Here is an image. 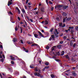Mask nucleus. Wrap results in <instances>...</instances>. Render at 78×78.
<instances>
[{
  "label": "nucleus",
  "mask_w": 78,
  "mask_h": 78,
  "mask_svg": "<svg viewBox=\"0 0 78 78\" xmlns=\"http://www.w3.org/2000/svg\"><path fill=\"white\" fill-rule=\"evenodd\" d=\"M46 49H49V47L47 46L46 47Z\"/></svg>",
  "instance_id": "nucleus-41"
},
{
  "label": "nucleus",
  "mask_w": 78,
  "mask_h": 78,
  "mask_svg": "<svg viewBox=\"0 0 78 78\" xmlns=\"http://www.w3.org/2000/svg\"><path fill=\"white\" fill-rule=\"evenodd\" d=\"M63 6V5H57V6H55V9H56V8H61V7H62Z\"/></svg>",
  "instance_id": "nucleus-7"
},
{
  "label": "nucleus",
  "mask_w": 78,
  "mask_h": 78,
  "mask_svg": "<svg viewBox=\"0 0 78 78\" xmlns=\"http://www.w3.org/2000/svg\"><path fill=\"white\" fill-rule=\"evenodd\" d=\"M53 28L51 29L50 30L51 32H52V31H53Z\"/></svg>",
  "instance_id": "nucleus-40"
},
{
  "label": "nucleus",
  "mask_w": 78,
  "mask_h": 78,
  "mask_svg": "<svg viewBox=\"0 0 78 78\" xmlns=\"http://www.w3.org/2000/svg\"><path fill=\"white\" fill-rule=\"evenodd\" d=\"M35 75L36 76H40L41 78H42L43 76H41V74L39 73H34Z\"/></svg>",
  "instance_id": "nucleus-3"
},
{
  "label": "nucleus",
  "mask_w": 78,
  "mask_h": 78,
  "mask_svg": "<svg viewBox=\"0 0 78 78\" xmlns=\"http://www.w3.org/2000/svg\"><path fill=\"white\" fill-rule=\"evenodd\" d=\"M10 58H11V59L12 60H15L14 59V57H12V56H10Z\"/></svg>",
  "instance_id": "nucleus-18"
},
{
  "label": "nucleus",
  "mask_w": 78,
  "mask_h": 78,
  "mask_svg": "<svg viewBox=\"0 0 78 78\" xmlns=\"http://www.w3.org/2000/svg\"><path fill=\"white\" fill-rule=\"evenodd\" d=\"M48 0H46V2L47 3V5H48Z\"/></svg>",
  "instance_id": "nucleus-46"
},
{
  "label": "nucleus",
  "mask_w": 78,
  "mask_h": 78,
  "mask_svg": "<svg viewBox=\"0 0 78 78\" xmlns=\"http://www.w3.org/2000/svg\"><path fill=\"white\" fill-rule=\"evenodd\" d=\"M16 10H17L18 13L19 14H20V10H19V8L17 7H16Z\"/></svg>",
  "instance_id": "nucleus-8"
},
{
  "label": "nucleus",
  "mask_w": 78,
  "mask_h": 78,
  "mask_svg": "<svg viewBox=\"0 0 78 78\" xmlns=\"http://www.w3.org/2000/svg\"><path fill=\"white\" fill-rule=\"evenodd\" d=\"M30 22H33V20L32 19H30Z\"/></svg>",
  "instance_id": "nucleus-47"
},
{
  "label": "nucleus",
  "mask_w": 78,
  "mask_h": 78,
  "mask_svg": "<svg viewBox=\"0 0 78 78\" xmlns=\"http://www.w3.org/2000/svg\"><path fill=\"white\" fill-rule=\"evenodd\" d=\"M0 76L1 77V78H3V77H2V75L0 73Z\"/></svg>",
  "instance_id": "nucleus-58"
},
{
  "label": "nucleus",
  "mask_w": 78,
  "mask_h": 78,
  "mask_svg": "<svg viewBox=\"0 0 78 78\" xmlns=\"http://www.w3.org/2000/svg\"><path fill=\"white\" fill-rule=\"evenodd\" d=\"M59 27H62V23H59Z\"/></svg>",
  "instance_id": "nucleus-31"
},
{
  "label": "nucleus",
  "mask_w": 78,
  "mask_h": 78,
  "mask_svg": "<svg viewBox=\"0 0 78 78\" xmlns=\"http://www.w3.org/2000/svg\"><path fill=\"white\" fill-rule=\"evenodd\" d=\"M57 47L58 48H61V45H58L57 46Z\"/></svg>",
  "instance_id": "nucleus-23"
},
{
  "label": "nucleus",
  "mask_w": 78,
  "mask_h": 78,
  "mask_svg": "<svg viewBox=\"0 0 78 78\" xmlns=\"http://www.w3.org/2000/svg\"><path fill=\"white\" fill-rule=\"evenodd\" d=\"M34 13V14H38V12L35 11Z\"/></svg>",
  "instance_id": "nucleus-24"
},
{
  "label": "nucleus",
  "mask_w": 78,
  "mask_h": 78,
  "mask_svg": "<svg viewBox=\"0 0 78 78\" xmlns=\"http://www.w3.org/2000/svg\"><path fill=\"white\" fill-rule=\"evenodd\" d=\"M69 29H73V28H74V27H69Z\"/></svg>",
  "instance_id": "nucleus-30"
},
{
  "label": "nucleus",
  "mask_w": 78,
  "mask_h": 78,
  "mask_svg": "<svg viewBox=\"0 0 78 78\" xmlns=\"http://www.w3.org/2000/svg\"><path fill=\"white\" fill-rule=\"evenodd\" d=\"M25 9H27V6H25Z\"/></svg>",
  "instance_id": "nucleus-64"
},
{
  "label": "nucleus",
  "mask_w": 78,
  "mask_h": 78,
  "mask_svg": "<svg viewBox=\"0 0 78 78\" xmlns=\"http://www.w3.org/2000/svg\"><path fill=\"white\" fill-rule=\"evenodd\" d=\"M56 47V46H54V47L52 48V49H51V51H53V50H54L55 48H55V47Z\"/></svg>",
  "instance_id": "nucleus-28"
},
{
  "label": "nucleus",
  "mask_w": 78,
  "mask_h": 78,
  "mask_svg": "<svg viewBox=\"0 0 78 78\" xmlns=\"http://www.w3.org/2000/svg\"><path fill=\"white\" fill-rule=\"evenodd\" d=\"M67 8H68V6H64L63 7V8H64V9H67Z\"/></svg>",
  "instance_id": "nucleus-21"
},
{
  "label": "nucleus",
  "mask_w": 78,
  "mask_h": 78,
  "mask_svg": "<svg viewBox=\"0 0 78 78\" xmlns=\"http://www.w3.org/2000/svg\"><path fill=\"white\" fill-rule=\"evenodd\" d=\"M65 26H66V25L65 24H63V25L62 26V28L63 27H65Z\"/></svg>",
  "instance_id": "nucleus-34"
},
{
  "label": "nucleus",
  "mask_w": 78,
  "mask_h": 78,
  "mask_svg": "<svg viewBox=\"0 0 78 78\" xmlns=\"http://www.w3.org/2000/svg\"><path fill=\"white\" fill-rule=\"evenodd\" d=\"M21 42L22 43V44H23V41L22 40H21Z\"/></svg>",
  "instance_id": "nucleus-56"
},
{
  "label": "nucleus",
  "mask_w": 78,
  "mask_h": 78,
  "mask_svg": "<svg viewBox=\"0 0 78 78\" xmlns=\"http://www.w3.org/2000/svg\"><path fill=\"white\" fill-rule=\"evenodd\" d=\"M51 78H54L55 77V76H54V75L52 74V75H51Z\"/></svg>",
  "instance_id": "nucleus-17"
},
{
  "label": "nucleus",
  "mask_w": 78,
  "mask_h": 78,
  "mask_svg": "<svg viewBox=\"0 0 78 78\" xmlns=\"http://www.w3.org/2000/svg\"><path fill=\"white\" fill-rule=\"evenodd\" d=\"M18 20H20V17H18Z\"/></svg>",
  "instance_id": "nucleus-57"
},
{
  "label": "nucleus",
  "mask_w": 78,
  "mask_h": 78,
  "mask_svg": "<svg viewBox=\"0 0 78 78\" xmlns=\"http://www.w3.org/2000/svg\"><path fill=\"white\" fill-rule=\"evenodd\" d=\"M18 30V28H17V27L16 26L15 27V30L17 31Z\"/></svg>",
  "instance_id": "nucleus-29"
},
{
  "label": "nucleus",
  "mask_w": 78,
  "mask_h": 78,
  "mask_svg": "<svg viewBox=\"0 0 78 78\" xmlns=\"http://www.w3.org/2000/svg\"><path fill=\"white\" fill-rule=\"evenodd\" d=\"M71 18H68L66 19V20L67 21L68 20H71Z\"/></svg>",
  "instance_id": "nucleus-25"
},
{
  "label": "nucleus",
  "mask_w": 78,
  "mask_h": 78,
  "mask_svg": "<svg viewBox=\"0 0 78 78\" xmlns=\"http://www.w3.org/2000/svg\"><path fill=\"white\" fill-rule=\"evenodd\" d=\"M66 22V19L64 18L63 20V22L64 23Z\"/></svg>",
  "instance_id": "nucleus-33"
},
{
  "label": "nucleus",
  "mask_w": 78,
  "mask_h": 78,
  "mask_svg": "<svg viewBox=\"0 0 78 78\" xmlns=\"http://www.w3.org/2000/svg\"><path fill=\"white\" fill-rule=\"evenodd\" d=\"M20 28L21 29V33H22V28H21V27H20Z\"/></svg>",
  "instance_id": "nucleus-54"
},
{
  "label": "nucleus",
  "mask_w": 78,
  "mask_h": 78,
  "mask_svg": "<svg viewBox=\"0 0 78 78\" xmlns=\"http://www.w3.org/2000/svg\"><path fill=\"white\" fill-rule=\"evenodd\" d=\"M46 69H48V68H49V67H48V66H46Z\"/></svg>",
  "instance_id": "nucleus-63"
},
{
  "label": "nucleus",
  "mask_w": 78,
  "mask_h": 78,
  "mask_svg": "<svg viewBox=\"0 0 78 78\" xmlns=\"http://www.w3.org/2000/svg\"><path fill=\"white\" fill-rule=\"evenodd\" d=\"M66 58H69V56H68V55H67L66 56Z\"/></svg>",
  "instance_id": "nucleus-39"
},
{
  "label": "nucleus",
  "mask_w": 78,
  "mask_h": 78,
  "mask_svg": "<svg viewBox=\"0 0 78 78\" xmlns=\"http://www.w3.org/2000/svg\"><path fill=\"white\" fill-rule=\"evenodd\" d=\"M41 32L42 33H44V31L43 30H42Z\"/></svg>",
  "instance_id": "nucleus-61"
},
{
  "label": "nucleus",
  "mask_w": 78,
  "mask_h": 78,
  "mask_svg": "<svg viewBox=\"0 0 78 78\" xmlns=\"http://www.w3.org/2000/svg\"><path fill=\"white\" fill-rule=\"evenodd\" d=\"M12 3L11 2L9 1L8 2V5L9 6H10V5H11L12 4Z\"/></svg>",
  "instance_id": "nucleus-10"
},
{
  "label": "nucleus",
  "mask_w": 78,
  "mask_h": 78,
  "mask_svg": "<svg viewBox=\"0 0 78 78\" xmlns=\"http://www.w3.org/2000/svg\"><path fill=\"white\" fill-rule=\"evenodd\" d=\"M34 36L36 38H38V39H41V37L38 36V35L36 34H34Z\"/></svg>",
  "instance_id": "nucleus-4"
},
{
  "label": "nucleus",
  "mask_w": 78,
  "mask_h": 78,
  "mask_svg": "<svg viewBox=\"0 0 78 78\" xmlns=\"http://www.w3.org/2000/svg\"><path fill=\"white\" fill-rule=\"evenodd\" d=\"M28 5H31V3H28Z\"/></svg>",
  "instance_id": "nucleus-52"
},
{
  "label": "nucleus",
  "mask_w": 78,
  "mask_h": 78,
  "mask_svg": "<svg viewBox=\"0 0 78 78\" xmlns=\"http://www.w3.org/2000/svg\"><path fill=\"white\" fill-rule=\"evenodd\" d=\"M44 23L46 25H47L48 23V22L47 20H45L44 22Z\"/></svg>",
  "instance_id": "nucleus-14"
},
{
  "label": "nucleus",
  "mask_w": 78,
  "mask_h": 78,
  "mask_svg": "<svg viewBox=\"0 0 78 78\" xmlns=\"http://www.w3.org/2000/svg\"><path fill=\"white\" fill-rule=\"evenodd\" d=\"M65 31H66V33H68V30H65Z\"/></svg>",
  "instance_id": "nucleus-62"
},
{
  "label": "nucleus",
  "mask_w": 78,
  "mask_h": 78,
  "mask_svg": "<svg viewBox=\"0 0 78 78\" xmlns=\"http://www.w3.org/2000/svg\"><path fill=\"white\" fill-rule=\"evenodd\" d=\"M49 41H51V38L50 37L49 39Z\"/></svg>",
  "instance_id": "nucleus-59"
},
{
  "label": "nucleus",
  "mask_w": 78,
  "mask_h": 78,
  "mask_svg": "<svg viewBox=\"0 0 78 78\" xmlns=\"http://www.w3.org/2000/svg\"><path fill=\"white\" fill-rule=\"evenodd\" d=\"M66 38H67V37H63V38L64 39H66Z\"/></svg>",
  "instance_id": "nucleus-53"
},
{
  "label": "nucleus",
  "mask_w": 78,
  "mask_h": 78,
  "mask_svg": "<svg viewBox=\"0 0 78 78\" xmlns=\"http://www.w3.org/2000/svg\"><path fill=\"white\" fill-rule=\"evenodd\" d=\"M49 64V63L48 62H46L45 63V65H46V66H48Z\"/></svg>",
  "instance_id": "nucleus-27"
},
{
  "label": "nucleus",
  "mask_w": 78,
  "mask_h": 78,
  "mask_svg": "<svg viewBox=\"0 0 78 78\" xmlns=\"http://www.w3.org/2000/svg\"><path fill=\"white\" fill-rule=\"evenodd\" d=\"M25 51L27 53H28V50H26Z\"/></svg>",
  "instance_id": "nucleus-51"
},
{
  "label": "nucleus",
  "mask_w": 78,
  "mask_h": 78,
  "mask_svg": "<svg viewBox=\"0 0 78 78\" xmlns=\"http://www.w3.org/2000/svg\"><path fill=\"white\" fill-rule=\"evenodd\" d=\"M4 61V59L3 58L2 59H1V61L2 62H3V61Z\"/></svg>",
  "instance_id": "nucleus-35"
},
{
  "label": "nucleus",
  "mask_w": 78,
  "mask_h": 78,
  "mask_svg": "<svg viewBox=\"0 0 78 78\" xmlns=\"http://www.w3.org/2000/svg\"><path fill=\"white\" fill-rule=\"evenodd\" d=\"M22 12L23 14H25V10H24V9H22Z\"/></svg>",
  "instance_id": "nucleus-12"
},
{
  "label": "nucleus",
  "mask_w": 78,
  "mask_h": 78,
  "mask_svg": "<svg viewBox=\"0 0 78 78\" xmlns=\"http://www.w3.org/2000/svg\"><path fill=\"white\" fill-rule=\"evenodd\" d=\"M60 44H62L63 43V41H61L60 42Z\"/></svg>",
  "instance_id": "nucleus-55"
},
{
  "label": "nucleus",
  "mask_w": 78,
  "mask_h": 78,
  "mask_svg": "<svg viewBox=\"0 0 78 78\" xmlns=\"http://www.w3.org/2000/svg\"><path fill=\"white\" fill-rule=\"evenodd\" d=\"M51 53H52V55L51 54ZM50 55H54V56H56L57 55H60V53H59V52H57V53H54L53 52H50Z\"/></svg>",
  "instance_id": "nucleus-1"
},
{
  "label": "nucleus",
  "mask_w": 78,
  "mask_h": 78,
  "mask_svg": "<svg viewBox=\"0 0 78 78\" xmlns=\"http://www.w3.org/2000/svg\"><path fill=\"white\" fill-rule=\"evenodd\" d=\"M59 18L60 19H61V17L59 16H57L56 18L57 20H58V21H59Z\"/></svg>",
  "instance_id": "nucleus-9"
},
{
  "label": "nucleus",
  "mask_w": 78,
  "mask_h": 78,
  "mask_svg": "<svg viewBox=\"0 0 78 78\" xmlns=\"http://www.w3.org/2000/svg\"><path fill=\"white\" fill-rule=\"evenodd\" d=\"M55 33L57 34H59V32L58 31V30L57 29H55Z\"/></svg>",
  "instance_id": "nucleus-20"
},
{
  "label": "nucleus",
  "mask_w": 78,
  "mask_h": 78,
  "mask_svg": "<svg viewBox=\"0 0 78 78\" xmlns=\"http://www.w3.org/2000/svg\"><path fill=\"white\" fill-rule=\"evenodd\" d=\"M0 44H2V43L0 42ZM0 48H3V46L0 44Z\"/></svg>",
  "instance_id": "nucleus-19"
},
{
  "label": "nucleus",
  "mask_w": 78,
  "mask_h": 78,
  "mask_svg": "<svg viewBox=\"0 0 78 78\" xmlns=\"http://www.w3.org/2000/svg\"><path fill=\"white\" fill-rule=\"evenodd\" d=\"M2 55H0V58H2Z\"/></svg>",
  "instance_id": "nucleus-49"
},
{
  "label": "nucleus",
  "mask_w": 78,
  "mask_h": 78,
  "mask_svg": "<svg viewBox=\"0 0 78 78\" xmlns=\"http://www.w3.org/2000/svg\"><path fill=\"white\" fill-rule=\"evenodd\" d=\"M13 41L14 42H16L17 41V39L16 38H13Z\"/></svg>",
  "instance_id": "nucleus-15"
},
{
  "label": "nucleus",
  "mask_w": 78,
  "mask_h": 78,
  "mask_svg": "<svg viewBox=\"0 0 78 78\" xmlns=\"http://www.w3.org/2000/svg\"><path fill=\"white\" fill-rule=\"evenodd\" d=\"M75 29L76 30L78 31V26H77L75 27Z\"/></svg>",
  "instance_id": "nucleus-32"
},
{
  "label": "nucleus",
  "mask_w": 78,
  "mask_h": 78,
  "mask_svg": "<svg viewBox=\"0 0 78 78\" xmlns=\"http://www.w3.org/2000/svg\"><path fill=\"white\" fill-rule=\"evenodd\" d=\"M3 54V52L2 51H0V55H2Z\"/></svg>",
  "instance_id": "nucleus-36"
},
{
  "label": "nucleus",
  "mask_w": 78,
  "mask_h": 78,
  "mask_svg": "<svg viewBox=\"0 0 78 78\" xmlns=\"http://www.w3.org/2000/svg\"><path fill=\"white\" fill-rule=\"evenodd\" d=\"M64 54V51H62L61 52V55H63Z\"/></svg>",
  "instance_id": "nucleus-26"
},
{
  "label": "nucleus",
  "mask_w": 78,
  "mask_h": 78,
  "mask_svg": "<svg viewBox=\"0 0 78 78\" xmlns=\"http://www.w3.org/2000/svg\"><path fill=\"white\" fill-rule=\"evenodd\" d=\"M35 71L36 72L38 71L39 73H40V72H41V70H40V69L39 68L36 67L35 69H34Z\"/></svg>",
  "instance_id": "nucleus-5"
},
{
  "label": "nucleus",
  "mask_w": 78,
  "mask_h": 78,
  "mask_svg": "<svg viewBox=\"0 0 78 78\" xmlns=\"http://www.w3.org/2000/svg\"><path fill=\"white\" fill-rule=\"evenodd\" d=\"M9 14H11V15H13V14H12V13L11 12H9Z\"/></svg>",
  "instance_id": "nucleus-42"
},
{
  "label": "nucleus",
  "mask_w": 78,
  "mask_h": 78,
  "mask_svg": "<svg viewBox=\"0 0 78 78\" xmlns=\"http://www.w3.org/2000/svg\"><path fill=\"white\" fill-rule=\"evenodd\" d=\"M28 1H29V0H27L26 2V4H27V3H28Z\"/></svg>",
  "instance_id": "nucleus-44"
},
{
  "label": "nucleus",
  "mask_w": 78,
  "mask_h": 78,
  "mask_svg": "<svg viewBox=\"0 0 78 78\" xmlns=\"http://www.w3.org/2000/svg\"><path fill=\"white\" fill-rule=\"evenodd\" d=\"M27 78V77H26V76H24L23 77V78Z\"/></svg>",
  "instance_id": "nucleus-60"
},
{
  "label": "nucleus",
  "mask_w": 78,
  "mask_h": 78,
  "mask_svg": "<svg viewBox=\"0 0 78 78\" xmlns=\"http://www.w3.org/2000/svg\"><path fill=\"white\" fill-rule=\"evenodd\" d=\"M11 64H14V62L12 61L11 62Z\"/></svg>",
  "instance_id": "nucleus-37"
},
{
  "label": "nucleus",
  "mask_w": 78,
  "mask_h": 78,
  "mask_svg": "<svg viewBox=\"0 0 78 78\" xmlns=\"http://www.w3.org/2000/svg\"><path fill=\"white\" fill-rule=\"evenodd\" d=\"M73 47H75L76 46V44H75V43H74V44L73 45Z\"/></svg>",
  "instance_id": "nucleus-43"
},
{
  "label": "nucleus",
  "mask_w": 78,
  "mask_h": 78,
  "mask_svg": "<svg viewBox=\"0 0 78 78\" xmlns=\"http://www.w3.org/2000/svg\"><path fill=\"white\" fill-rule=\"evenodd\" d=\"M70 45L71 46H72V45H73V43H72V42H71L70 43Z\"/></svg>",
  "instance_id": "nucleus-45"
},
{
  "label": "nucleus",
  "mask_w": 78,
  "mask_h": 78,
  "mask_svg": "<svg viewBox=\"0 0 78 78\" xmlns=\"http://www.w3.org/2000/svg\"><path fill=\"white\" fill-rule=\"evenodd\" d=\"M38 33L39 34V36H40V37H44V36L42 35V33L40 31H38Z\"/></svg>",
  "instance_id": "nucleus-6"
},
{
  "label": "nucleus",
  "mask_w": 78,
  "mask_h": 78,
  "mask_svg": "<svg viewBox=\"0 0 78 78\" xmlns=\"http://www.w3.org/2000/svg\"><path fill=\"white\" fill-rule=\"evenodd\" d=\"M53 34H55V35H51V37L52 38V39H53V40H55V39L56 37H58V35H56V33L55 31H54L53 32Z\"/></svg>",
  "instance_id": "nucleus-2"
},
{
  "label": "nucleus",
  "mask_w": 78,
  "mask_h": 78,
  "mask_svg": "<svg viewBox=\"0 0 78 78\" xmlns=\"http://www.w3.org/2000/svg\"><path fill=\"white\" fill-rule=\"evenodd\" d=\"M35 45H37L36 44H35V43H34V44H33L31 45V47H32V46H35Z\"/></svg>",
  "instance_id": "nucleus-22"
},
{
  "label": "nucleus",
  "mask_w": 78,
  "mask_h": 78,
  "mask_svg": "<svg viewBox=\"0 0 78 78\" xmlns=\"http://www.w3.org/2000/svg\"><path fill=\"white\" fill-rule=\"evenodd\" d=\"M33 66H34V65L32 64L31 65H30V67L31 69H33V68H34V67H33Z\"/></svg>",
  "instance_id": "nucleus-16"
},
{
  "label": "nucleus",
  "mask_w": 78,
  "mask_h": 78,
  "mask_svg": "<svg viewBox=\"0 0 78 78\" xmlns=\"http://www.w3.org/2000/svg\"><path fill=\"white\" fill-rule=\"evenodd\" d=\"M63 15L64 16H67V13H66L65 12H63Z\"/></svg>",
  "instance_id": "nucleus-11"
},
{
  "label": "nucleus",
  "mask_w": 78,
  "mask_h": 78,
  "mask_svg": "<svg viewBox=\"0 0 78 78\" xmlns=\"http://www.w3.org/2000/svg\"><path fill=\"white\" fill-rule=\"evenodd\" d=\"M73 75L74 76H75V75H76V73H73Z\"/></svg>",
  "instance_id": "nucleus-50"
},
{
  "label": "nucleus",
  "mask_w": 78,
  "mask_h": 78,
  "mask_svg": "<svg viewBox=\"0 0 78 78\" xmlns=\"http://www.w3.org/2000/svg\"><path fill=\"white\" fill-rule=\"evenodd\" d=\"M56 61H59V60L58 59H56L55 60Z\"/></svg>",
  "instance_id": "nucleus-48"
},
{
  "label": "nucleus",
  "mask_w": 78,
  "mask_h": 78,
  "mask_svg": "<svg viewBox=\"0 0 78 78\" xmlns=\"http://www.w3.org/2000/svg\"><path fill=\"white\" fill-rule=\"evenodd\" d=\"M51 11H53V9H54V8L53 7H51Z\"/></svg>",
  "instance_id": "nucleus-38"
},
{
  "label": "nucleus",
  "mask_w": 78,
  "mask_h": 78,
  "mask_svg": "<svg viewBox=\"0 0 78 78\" xmlns=\"http://www.w3.org/2000/svg\"><path fill=\"white\" fill-rule=\"evenodd\" d=\"M41 11L43 12H45V10L44 9H41Z\"/></svg>",
  "instance_id": "nucleus-13"
}]
</instances>
